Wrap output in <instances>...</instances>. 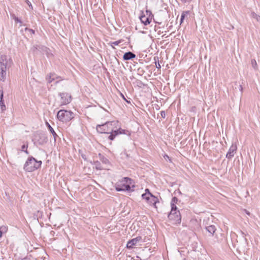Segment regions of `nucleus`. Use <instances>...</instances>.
Returning <instances> with one entry per match:
<instances>
[{
    "mask_svg": "<svg viewBox=\"0 0 260 260\" xmlns=\"http://www.w3.org/2000/svg\"><path fill=\"white\" fill-rule=\"evenodd\" d=\"M42 162L37 160L32 156H29L25 161L23 169L28 172H32L41 168Z\"/></svg>",
    "mask_w": 260,
    "mask_h": 260,
    "instance_id": "1",
    "label": "nucleus"
},
{
    "mask_svg": "<svg viewBox=\"0 0 260 260\" xmlns=\"http://www.w3.org/2000/svg\"><path fill=\"white\" fill-rule=\"evenodd\" d=\"M121 184L116 187L117 191H133L135 186L133 179L128 177H123L121 180Z\"/></svg>",
    "mask_w": 260,
    "mask_h": 260,
    "instance_id": "2",
    "label": "nucleus"
},
{
    "mask_svg": "<svg viewBox=\"0 0 260 260\" xmlns=\"http://www.w3.org/2000/svg\"><path fill=\"white\" fill-rule=\"evenodd\" d=\"M74 116V114L71 111L60 110L57 113V119L63 122L71 120Z\"/></svg>",
    "mask_w": 260,
    "mask_h": 260,
    "instance_id": "3",
    "label": "nucleus"
},
{
    "mask_svg": "<svg viewBox=\"0 0 260 260\" xmlns=\"http://www.w3.org/2000/svg\"><path fill=\"white\" fill-rule=\"evenodd\" d=\"M7 56L5 55L0 57V80L4 81L6 78L7 66L8 64Z\"/></svg>",
    "mask_w": 260,
    "mask_h": 260,
    "instance_id": "4",
    "label": "nucleus"
},
{
    "mask_svg": "<svg viewBox=\"0 0 260 260\" xmlns=\"http://www.w3.org/2000/svg\"><path fill=\"white\" fill-rule=\"evenodd\" d=\"M32 140L35 144L42 145L47 142L48 138L45 134L38 131L34 134Z\"/></svg>",
    "mask_w": 260,
    "mask_h": 260,
    "instance_id": "5",
    "label": "nucleus"
},
{
    "mask_svg": "<svg viewBox=\"0 0 260 260\" xmlns=\"http://www.w3.org/2000/svg\"><path fill=\"white\" fill-rule=\"evenodd\" d=\"M169 220L173 221V223L178 224L181 223V216L179 210L177 209H171L168 216Z\"/></svg>",
    "mask_w": 260,
    "mask_h": 260,
    "instance_id": "6",
    "label": "nucleus"
},
{
    "mask_svg": "<svg viewBox=\"0 0 260 260\" xmlns=\"http://www.w3.org/2000/svg\"><path fill=\"white\" fill-rule=\"evenodd\" d=\"M153 17V15L151 11L148 10H146L145 12L141 11V15L139 16L141 23L144 25L149 24L151 22Z\"/></svg>",
    "mask_w": 260,
    "mask_h": 260,
    "instance_id": "7",
    "label": "nucleus"
},
{
    "mask_svg": "<svg viewBox=\"0 0 260 260\" xmlns=\"http://www.w3.org/2000/svg\"><path fill=\"white\" fill-rule=\"evenodd\" d=\"M113 123H114V121H107L105 123L98 124L96 125V131L101 134H109L112 129L110 126L112 125Z\"/></svg>",
    "mask_w": 260,
    "mask_h": 260,
    "instance_id": "8",
    "label": "nucleus"
},
{
    "mask_svg": "<svg viewBox=\"0 0 260 260\" xmlns=\"http://www.w3.org/2000/svg\"><path fill=\"white\" fill-rule=\"evenodd\" d=\"M60 96V105H66L69 104L72 101V98L70 94L67 92L59 93Z\"/></svg>",
    "mask_w": 260,
    "mask_h": 260,
    "instance_id": "9",
    "label": "nucleus"
},
{
    "mask_svg": "<svg viewBox=\"0 0 260 260\" xmlns=\"http://www.w3.org/2000/svg\"><path fill=\"white\" fill-rule=\"evenodd\" d=\"M144 242L142 240V238L141 236H138L135 238H133L129 240L126 244V247L128 249H132L133 248V246L136 245L138 242Z\"/></svg>",
    "mask_w": 260,
    "mask_h": 260,
    "instance_id": "10",
    "label": "nucleus"
},
{
    "mask_svg": "<svg viewBox=\"0 0 260 260\" xmlns=\"http://www.w3.org/2000/svg\"><path fill=\"white\" fill-rule=\"evenodd\" d=\"M136 57V55L135 53L132 52L128 51L125 52L123 55V59L124 60H128L131 59H133Z\"/></svg>",
    "mask_w": 260,
    "mask_h": 260,
    "instance_id": "11",
    "label": "nucleus"
},
{
    "mask_svg": "<svg viewBox=\"0 0 260 260\" xmlns=\"http://www.w3.org/2000/svg\"><path fill=\"white\" fill-rule=\"evenodd\" d=\"M147 203L150 205H152L155 208H157L156 203H159L158 199L152 194L149 200L147 201Z\"/></svg>",
    "mask_w": 260,
    "mask_h": 260,
    "instance_id": "12",
    "label": "nucleus"
},
{
    "mask_svg": "<svg viewBox=\"0 0 260 260\" xmlns=\"http://www.w3.org/2000/svg\"><path fill=\"white\" fill-rule=\"evenodd\" d=\"M46 125L47 126L48 129L50 131V132L52 134L54 141L56 142V138L58 137L57 135L55 133V132L54 131L53 128L52 127V126L50 125V124L46 121L45 122Z\"/></svg>",
    "mask_w": 260,
    "mask_h": 260,
    "instance_id": "13",
    "label": "nucleus"
},
{
    "mask_svg": "<svg viewBox=\"0 0 260 260\" xmlns=\"http://www.w3.org/2000/svg\"><path fill=\"white\" fill-rule=\"evenodd\" d=\"M237 147L236 144H232L229 150V155L233 156L237 151Z\"/></svg>",
    "mask_w": 260,
    "mask_h": 260,
    "instance_id": "14",
    "label": "nucleus"
},
{
    "mask_svg": "<svg viewBox=\"0 0 260 260\" xmlns=\"http://www.w3.org/2000/svg\"><path fill=\"white\" fill-rule=\"evenodd\" d=\"M206 230L210 234V236H213L216 231V228L214 225H209L206 227Z\"/></svg>",
    "mask_w": 260,
    "mask_h": 260,
    "instance_id": "15",
    "label": "nucleus"
},
{
    "mask_svg": "<svg viewBox=\"0 0 260 260\" xmlns=\"http://www.w3.org/2000/svg\"><path fill=\"white\" fill-rule=\"evenodd\" d=\"M178 202V199L177 197H174L172 198L171 202V209H177V207L176 205Z\"/></svg>",
    "mask_w": 260,
    "mask_h": 260,
    "instance_id": "16",
    "label": "nucleus"
},
{
    "mask_svg": "<svg viewBox=\"0 0 260 260\" xmlns=\"http://www.w3.org/2000/svg\"><path fill=\"white\" fill-rule=\"evenodd\" d=\"M50 78H51V80H49L48 83H50L52 81H54L55 79H59V80H63L61 77L57 76L54 73H52L50 74Z\"/></svg>",
    "mask_w": 260,
    "mask_h": 260,
    "instance_id": "17",
    "label": "nucleus"
},
{
    "mask_svg": "<svg viewBox=\"0 0 260 260\" xmlns=\"http://www.w3.org/2000/svg\"><path fill=\"white\" fill-rule=\"evenodd\" d=\"M99 157L100 160L103 162V164L105 165H109L110 161L104 155H102L101 153H99Z\"/></svg>",
    "mask_w": 260,
    "mask_h": 260,
    "instance_id": "18",
    "label": "nucleus"
},
{
    "mask_svg": "<svg viewBox=\"0 0 260 260\" xmlns=\"http://www.w3.org/2000/svg\"><path fill=\"white\" fill-rule=\"evenodd\" d=\"M109 134H110V135L108 136V139L111 141L113 140L116 136L118 135L116 130H114L112 128L111 129V131Z\"/></svg>",
    "mask_w": 260,
    "mask_h": 260,
    "instance_id": "19",
    "label": "nucleus"
},
{
    "mask_svg": "<svg viewBox=\"0 0 260 260\" xmlns=\"http://www.w3.org/2000/svg\"><path fill=\"white\" fill-rule=\"evenodd\" d=\"M116 131L118 135H120V134H125V135H127L128 136L131 135V133L129 131H128L127 130H125V129H123L121 128H119V129H116Z\"/></svg>",
    "mask_w": 260,
    "mask_h": 260,
    "instance_id": "20",
    "label": "nucleus"
},
{
    "mask_svg": "<svg viewBox=\"0 0 260 260\" xmlns=\"http://www.w3.org/2000/svg\"><path fill=\"white\" fill-rule=\"evenodd\" d=\"M190 12L189 11H183L181 14L180 18V24L182 23L185 18L190 14Z\"/></svg>",
    "mask_w": 260,
    "mask_h": 260,
    "instance_id": "21",
    "label": "nucleus"
},
{
    "mask_svg": "<svg viewBox=\"0 0 260 260\" xmlns=\"http://www.w3.org/2000/svg\"><path fill=\"white\" fill-rule=\"evenodd\" d=\"M0 107L2 112H3L6 110V106L4 103V100L3 99V95L2 94L0 97Z\"/></svg>",
    "mask_w": 260,
    "mask_h": 260,
    "instance_id": "22",
    "label": "nucleus"
},
{
    "mask_svg": "<svg viewBox=\"0 0 260 260\" xmlns=\"http://www.w3.org/2000/svg\"><path fill=\"white\" fill-rule=\"evenodd\" d=\"M93 164L95 166V168L96 170H102L105 169L104 167H103L100 161L96 160L94 161Z\"/></svg>",
    "mask_w": 260,
    "mask_h": 260,
    "instance_id": "23",
    "label": "nucleus"
},
{
    "mask_svg": "<svg viewBox=\"0 0 260 260\" xmlns=\"http://www.w3.org/2000/svg\"><path fill=\"white\" fill-rule=\"evenodd\" d=\"M8 230V228L7 226L2 225L0 227V237L1 238L3 236L4 234H5L7 232Z\"/></svg>",
    "mask_w": 260,
    "mask_h": 260,
    "instance_id": "24",
    "label": "nucleus"
},
{
    "mask_svg": "<svg viewBox=\"0 0 260 260\" xmlns=\"http://www.w3.org/2000/svg\"><path fill=\"white\" fill-rule=\"evenodd\" d=\"M151 195H152L151 193H148V192L144 193L142 194V198L143 199H145L147 202V201L149 200Z\"/></svg>",
    "mask_w": 260,
    "mask_h": 260,
    "instance_id": "25",
    "label": "nucleus"
},
{
    "mask_svg": "<svg viewBox=\"0 0 260 260\" xmlns=\"http://www.w3.org/2000/svg\"><path fill=\"white\" fill-rule=\"evenodd\" d=\"M251 16L253 18L256 19L257 21L260 22V16H259L258 15H257V14H256L254 12H252L251 13Z\"/></svg>",
    "mask_w": 260,
    "mask_h": 260,
    "instance_id": "26",
    "label": "nucleus"
},
{
    "mask_svg": "<svg viewBox=\"0 0 260 260\" xmlns=\"http://www.w3.org/2000/svg\"><path fill=\"white\" fill-rule=\"evenodd\" d=\"M154 60H155V66L157 69H160L161 68V66L158 62V57H154Z\"/></svg>",
    "mask_w": 260,
    "mask_h": 260,
    "instance_id": "27",
    "label": "nucleus"
},
{
    "mask_svg": "<svg viewBox=\"0 0 260 260\" xmlns=\"http://www.w3.org/2000/svg\"><path fill=\"white\" fill-rule=\"evenodd\" d=\"M122 42V40H119L115 42H110L108 43V45H118L120 43Z\"/></svg>",
    "mask_w": 260,
    "mask_h": 260,
    "instance_id": "28",
    "label": "nucleus"
},
{
    "mask_svg": "<svg viewBox=\"0 0 260 260\" xmlns=\"http://www.w3.org/2000/svg\"><path fill=\"white\" fill-rule=\"evenodd\" d=\"M13 18L16 22L19 23L20 24V26L22 25V22L20 19H19L18 17H16L14 15H13Z\"/></svg>",
    "mask_w": 260,
    "mask_h": 260,
    "instance_id": "29",
    "label": "nucleus"
},
{
    "mask_svg": "<svg viewBox=\"0 0 260 260\" xmlns=\"http://www.w3.org/2000/svg\"><path fill=\"white\" fill-rule=\"evenodd\" d=\"M235 85L237 86L238 87V91L239 92H240V94H242V90H243V88L242 87V86L240 84H237V83H235Z\"/></svg>",
    "mask_w": 260,
    "mask_h": 260,
    "instance_id": "30",
    "label": "nucleus"
},
{
    "mask_svg": "<svg viewBox=\"0 0 260 260\" xmlns=\"http://www.w3.org/2000/svg\"><path fill=\"white\" fill-rule=\"evenodd\" d=\"M251 64H252V67L254 69H256L257 68V63L255 59H253L251 60Z\"/></svg>",
    "mask_w": 260,
    "mask_h": 260,
    "instance_id": "31",
    "label": "nucleus"
},
{
    "mask_svg": "<svg viewBox=\"0 0 260 260\" xmlns=\"http://www.w3.org/2000/svg\"><path fill=\"white\" fill-rule=\"evenodd\" d=\"M40 48H41V47L40 46L36 45V46H34L31 49L34 52H35L37 50H39Z\"/></svg>",
    "mask_w": 260,
    "mask_h": 260,
    "instance_id": "32",
    "label": "nucleus"
},
{
    "mask_svg": "<svg viewBox=\"0 0 260 260\" xmlns=\"http://www.w3.org/2000/svg\"><path fill=\"white\" fill-rule=\"evenodd\" d=\"M25 30H28V31H29L31 34H35V31L34 29H30V28H28L27 27H26L25 28Z\"/></svg>",
    "mask_w": 260,
    "mask_h": 260,
    "instance_id": "33",
    "label": "nucleus"
},
{
    "mask_svg": "<svg viewBox=\"0 0 260 260\" xmlns=\"http://www.w3.org/2000/svg\"><path fill=\"white\" fill-rule=\"evenodd\" d=\"M28 148V144H26V145H23L22 146H21V151H24L25 149H27Z\"/></svg>",
    "mask_w": 260,
    "mask_h": 260,
    "instance_id": "34",
    "label": "nucleus"
},
{
    "mask_svg": "<svg viewBox=\"0 0 260 260\" xmlns=\"http://www.w3.org/2000/svg\"><path fill=\"white\" fill-rule=\"evenodd\" d=\"M160 115L162 118H165L166 117V112L165 111H161L160 112Z\"/></svg>",
    "mask_w": 260,
    "mask_h": 260,
    "instance_id": "35",
    "label": "nucleus"
},
{
    "mask_svg": "<svg viewBox=\"0 0 260 260\" xmlns=\"http://www.w3.org/2000/svg\"><path fill=\"white\" fill-rule=\"evenodd\" d=\"M27 4L29 6V7H30V8L32 9V6L31 4V3L28 1V0H27L26 1Z\"/></svg>",
    "mask_w": 260,
    "mask_h": 260,
    "instance_id": "36",
    "label": "nucleus"
},
{
    "mask_svg": "<svg viewBox=\"0 0 260 260\" xmlns=\"http://www.w3.org/2000/svg\"><path fill=\"white\" fill-rule=\"evenodd\" d=\"M81 156L82 157V158L85 160H87V157H86V156L85 154H81Z\"/></svg>",
    "mask_w": 260,
    "mask_h": 260,
    "instance_id": "37",
    "label": "nucleus"
},
{
    "mask_svg": "<svg viewBox=\"0 0 260 260\" xmlns=\"http://www.w3.org/2000/svg\"><path fill=\"white\" fill-rule=\"evenodd\" d=\"M164 157L166 160H167V159H169V160H170V157L168 155L166 154Z\"/></svg>",
    "mask_w": 260,
    "mask_h": 260,
    "instance_id": "38",
    "label": "nucleus"
},
{
    "mask_svg": "<svg viewBox=\"0 0 260 260\" xmlns=\"http://www.w3.org/2000/svg\"><path fill=\"white\" fill-rule=\"evenodd\" d=\"M46 80L48 81L49 80H51V78H50V74L47 75L46 76Z\"/></svg>",
    "mask_w": 260,
    "mask_h": 260,
    "instance_id": "39",
    "label": "nucleus"
},
{
    "mask_svg": "<svg viewBox=\"0 0 260 260\" xmlns=\"http://www.w3.org/2000/svg\"><path fill=\"white\" fill-rule=\"evenodd\" d=\"M122 97L123 98V99L128 103H130V101H128L126 98H124V95L122 94H121Z\"/></svg>",
    "mask_w": 260,
    "mask_h": 260,
    "instance_id": "40",
    "label": "nucleus"
},
{
    "mask_svg": "<svg viewBox=\"0 0 260 260\" xmlns=\"http://www.w3.org/2000/svg\"><path fill=\"white\" fill-rule=\"evenodd\" d=\"M22 260H31V259L30 257L26 256L23 258Z\"/></svg>",
    "mask_w": 260,
    "mask_h": 260,
    "instance_id": "41",
    "label": "nucleus"
},
{
    "mask_svg": "<svg viewBox=\"0 0 260 260\" xmlns=\"http://www.w3.org/2000/svg\"><path fill=\"white\" fill-rule=\"evenodd\" d=\"M244 211L248 215H250V213L249 212H248V211H247L246 210H244Z\"/></svg>",
    "mask_w": 260,
    "mask_h": 260,
    "instance_id": "42",
    "label": "nucleus"
},
{
    "mask_svg": "<svg viewBox=\"0 0 260 260\" xmlns=\"http://www.w3.org/2000/svg\"><path fill=\"white\" fill-rule=\"evenodd\" d=\"M145 193H147V192H148V193H151V192H150L149 189H148V188H146V189H145Z\"/></svg>",
    "mask_w": 260,
    "mask_h": 260,
    "instance_id": "43",
    "label": "nucleus"
},
{
    "mask_svg": "<svg viewBox=\"0 0 260 260\" xmlns=\"http://www.w3.org/2000/svg\"><path fill=\"white\" fill-rule=\"evenodd\" d=\"M182 2L183 3H186V2H190V1H191L192 0H181Z\"/></svg>",
    "mask_w": 260,
    "mask_h": 260,
    "instance_id": "44",
    "label": "nucleus"
},
{
    "mask_svg": "<svg viewBox=\"0 0 260 260\" xmlns=\"http://www.w3.org/2000/svg\"><path fill=\"white\" fill-rule=\"evenodd\" d=\"M24 152L27 154H29V152L27 151V149H26L25 150H24Z\"/></svg>",
    "mask_w": 260,
    "mask_h": 260,
    "instance_id": "45",
    "label": "nucleus"
},
{
    "mask_svg": "<svg viewBox=\"0 0 260 260\" xmlns=\"http://www.w3.org/2000/svg\"><path fill=\"white\" fill-rule=\"evenodd\" d=\"M177 192H178L179 194H182V193H181V191H180V190H179V189L177 190Z\"/></svg>",
    "mask_w": 260,
    "mask_h": 260,
    "instance_id": "46",
    "label": "nucleus"
},
{
    "mask_svg": "<svg viewBox=\"0 0 260 260\" xmlns=\"http://www.w3.org/2000/svg\"><path fill=\"white\" fill-rule=\"evenodd\" d=\"M113 49H115V47L114 46V45H109Z\"/></svg>",
    "mask_w": 260,
    "mask_h": 260,
    "instance_id": "47",
    "label": "nucleus"
},
{
    "mask_svg": "<svg viewBox=\"0 0 260 260\" xmlns=\"http://www.w3.org/2000/svg\"><path fill=\"white\" fill-rule=\"evenodd\" d=\"M38 214H42V213H41V212H40V211H38Z\"/></svg>",
    "mask_w": 260,
    "mask_h": 260,
    "instance_id": "48",
    "label": "nucleus"
},
{
    "mask_svg": "<svg viewBox=\"0 0 260 260\" xmlns=\"http://www.w3.org/2000/svg\"><path fill=\"white\" fill-rule=\"evenodd\" d=\"M226 157H228V153L225 154Z\"/></svg>",
    "mask_w": 260,
    "mask_h": 260,
    "instance_id": "49",
    "label": "nucleus"
}]
</instances>
